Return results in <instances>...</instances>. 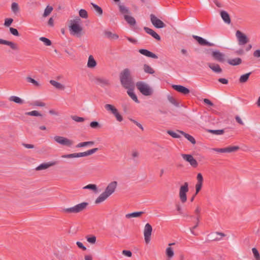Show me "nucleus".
<instances>
[{
    "label": "nucleus",
    "mask_w": 260,
    "mask_h": 260,
    "mask_svg": "<svg viewBox=\"0 0 260 260\" xmlns=\"http://www.w3.org/2000/svg\"><path fill=\"white\" fill-rule=\"evenodd\" d=\"M197 183L196 185V193L197 194L201 189L203 181V177L201 173H198L197 176Z\"/></svg>",
    "instance_id": "2eb2a0df"
},
{
    "label": "nucleus",
    "mask_w": 260,
    "mask_h": 260,
    "mask_svg": "<svg viewBox=\"0 0 260 260\" xmlns=\"http://www.w3.org/2000/svg\"><path fill=\"white\" fill-rule=\"evenodd\" d=\"M122 85L126 89L131 88L134 87V83L130 78L120 81Z\"/></svg>",
    "instance_id": "b1692460"
},
{
    "label": "nucleus",
    "mask_w": 260,
    "mask_h": 260,
    "mask_svg": "<svg viewBox=\"0 0 260 260\" xmlns=\"http://www.w3.org/2000/svg\"><path fill=\"white\" fill-rule=\"evenodd\" d=\"M97 64L96 61L92 55H90L88 57L87 66L89 68H94Z\"/></svg>",
    "instance_id": "a878e982"
},
{
    "label": "nucleus",
    "mask_w": 260,
    "mask_h": 260,
    "mask_svg": "<svg viewBox=\"0 0 260 260\" xmlns=\"http://www.w3.org/2000/svg\"><path fill=\"white\" fill-rule=\"evenodd\" d=\"M50 83L55 88L63 90L65 89V86L55 80H51L49 81Z\"/></svg>",
    "instance_id": "bb28decb"
},
{
    "label": "nucleus",
    "mask_w": 260,
    "mask_h": 260,
    "mask_svg": "<svg viewBox=\"0 0 260 260\" xmlns=\"http://www.w3.org/2000/svg\"><path fill=\"white\" fill-rule=\"evenodd\" d=\"M10 31L13 35L15 36H18L19 35L17 29L14 28L13 27L10 28Z\"/></svg>",
    "instance_id": "680f3d73"
},
{
    "label": "nucleus",
    "mask_w": 260,
    "mask_h": 260,
    "mask_svg": "<svg viewBox=\"0 0 260 260\" xmlns=\"http://www.w3.org/2000/svg\"><path fill=\"white\" fill-rule=\"evenodd\" d=\"M181 156L183 159L193 167L196 168L198 166V162L196 159L190 154H182Z\"/></svg>",
    "instance_id": "ddd939ff"
},
{
    "label": "nucleus",
    "mask_w": 260,
    "mask_h": 260,
    "mask_svg": "<svg viewBox=\"0 0 260 260\" xmlns=\"http://www.w3.org/2000/svg\"><path fill=\"white\" fill-rule=\"evenodd\" d=\"M212 133L214 134H215V135H221L223 133V131L222 130V129H219V130H210V131Z\"/></svg>",
    "instance_id": "0e129e2a"
},
{
    "label": "nucleus",
    "mask_w": 260,
    "mask_h": 260,
    "mask_svg": "<svg viewBox=\"0 0 260 260\" xmlns=\"http://www.w3.org/2000/svg\"><path fill=\"white\" fill-rule=\"evenodd\" d=\"M56 164V161H49L46 163H42L38 166L36 168V170L40 171L43 170L47 169L50 167L53 166Z\"/></svg>",
    "instance_id": "f3484780"
},
{
    "label": "nucleus",
    "mask_w": 260,
    "mask_h": 260,
    "mask_svg": "<svg viewBox=\"0 0 260 260\" xmlns=\"http://www.w3.org/2000/svg\"><path fill=\"white\" fill-rule=\"evenodd\" d=\"M11 10L15 14H17L19 12L18 4L15 2L13 3L11 5Z\"/></svg>",
    "instance_id": "a19ab883"
},
{
    "label": "nucleus",
    "mask_w": 260,
    "mask_h": 260,
    "mask_svg": "<svg viewBox=\"0 0 260 260\" xmlns=\"http://www.w3.org/2000/svg\"><path fill=\"white\" fill-rule=\"evenodd\" d=\"M167 133L174 138H180V136L179 134H178L177 133H176L174 131L169 130L167 131Z\"/></svg>",
    "instance_id": "603ef678"
},
{
    "label": "nucleus",
    "mask_w": 260,
    "mask_h": 260,
    "mask_svg": "<svg viewBox=\"0 0 260 260\" xmlns=\"http://www.w3.org/2000/svg\"><path fill=\"white\" fill-rule=\"evenodd\" d=\"M188 184L185 182L183 185L180 186L179 189V196L182 203H185L187 200L186 193L188 191Z\"/></svg>",
    "instance_id": "1a4fd4ad"
},
{
    "label": "nucleus",
    "mask_w": 260,
    "mask_h": 260,
    "mask_svg": "<svg viewBox=\"0 0 260 260\" xmlns=\"http://www.w3.org/2000/svg\"><path fill=\"white\" fill-rule=\"evenodd\" d=\"M225 236V235L224 234L219 232L212 233L210 235H209L211 240L213 241L220 240L222 239V238Z\"/></svg>",
    "instance_id": "4be33fe9"
},
{
    "label": "nucleus",
    "mask_w": 260,
    "mask_h": 260,
    "mask_svg": "<svg viewBox=\"0 0 260 260\" xmlns=\"http://www.w3.org/2000/svg\"><path fill=\"white\" fill-rule=\"evenodd\" d=\"M105 109L109 113L112 114L116 118V120L121 122L123 120L122 116L118 112V110L112 105L106 104L105 106Z\"/></svg>",
    "instance_id": "0eeeda50"
},
{
    "label": "nucleus",
    "mask_w": 260,
    "mask_h": 260,
    "mask_svg": "<svg viewBox=\"0 0 260 260\" xmlns=\"http://www.w3.org/2000/svg\"><path fill=\"white\" fill-rule=\"evenodd\" d=\"M136 86L141 93L145 96L150 95L152 94V89L144 82H138L136 83Z\"/></svg>",
    "instance_id": "39448f33"
},
{
    "label": "nucleus",
    "mask_w": 260,
    "mask_h": 260,
    "mask_svg": "<svg viewBox=\"0 0 260 260\" xmlns=\"http://www.w3.org/2000/svg\"><path fill=\"white\" fill-rule=\"evenodd\" d=\"M212 150L214 151L220 152V153H226L228 152V147L223 148H213Z\"/></svg>",
    "instance_id": "13d9d810"
},
{
    "label": "nucleus",
    "mask_w": 260,
    "mask_h": 260,
    "mask_svg": "<svg viewBox=\"0 0 260 260\" xmlns=\"http://www.w3.org/2000/svg\"><path fill=\"white\" fill-rule=\"evenodd\" d=\"M144 212L142 211L140 212H133L131 213H128L125 215V217L126 218H134V217H138L140 216L142 214H143Z\"/></svg>",
    "instance_id": "72a5a7b5"
},
{
    "label": "nucleus",
    "mask_w": 260,
    "mask_h": 260,
    "mask_svg": "<svg viewBox=\"0 0 260 260\" xmlns=\"http://www.w3.org/2000/svg\"><path fill=\"white\" fill-rule=\"evenodd\" d=\"M117 185L116 181L110 182L106 187L105 191L102 193L95 200L96 204H100L105 201L114 192Z\"/></svg>",
    "instance_id": "f257e3e1"
},
{
    "label": "nucleus",
    "mask_w": 260,
    "mask_h": 260,
    "mask_svg": "<svg viewBox=\"0 0 260 260\" xmlns=\"http://www.w3.org/2000/svg\"><path fill=\"white\" fill-rule=\"evenodd\" d=\"M98 148H94L83 152L74 153L68 154H64L61 156L62 158H72L76 157H85L93 154L98 150Z\"/></svg>",
    "instance_id": "20e7f679"
},
{
    "label": "nucleus",
    "mask_w": 260,
    "mask_h": 260,
    "mask_svg": "<svg viewBox=\"0 0 260 260\" xmlns=\"http://www.w3.org/2000/svg\"><path fill=\"white\" fill-rule=\"evenodd\" d=\"M168 100L171 104H172L174 106L176 107H179V104L176 101V100L173 96L168 95Z\"/></svg>",
    "instance_id": "8fccbe9b"
},
{
    "label": "nucleus",
    "mask_w": 260,
    "mask_h": 260,
    "mask_svg": "<svg viewBox=\"0 0 260 260\" xmlns=\"http://www.w3.org/2000/svg\"><path fill=\"white\" fill-rule=\"evenodd\" d=\"M53 139L55 142L63 146L71 147L74 144L73 140L62 136H55Z\"/></svg>",
    "instance_id": "423d86ee"
},
{
    "label": "nucleus",
    "mask_w": 260,
    "mask_h": 260,
    "mask_svg": "<svg viewBox=\"0 0 260 260\" xmlns=\"http://www.w3.org/2000/svg\"><path fill=\"white\" fill-rule=\"evenodd\" d=\"M26 80L27 82H28L29 83H31L32 84H34V85H35L36 86L39 85V83L37 81H36L34 79L31 78V77H27L26 78Z\"/></svg>",
    "instance_id": "bf43d9fd"
},
{
    "label": "nucleus",
    "mask_w": 260,
    "mask_h": 260,
    "mask_svg": "<svg viewBox=\"0 0 260 260\" xmlns=\"http://www.w3.org/2000/svg\"><path fill=\"white\" fill-rule=\"evenodd\" d=\"M10 101L14 102L15 103L18 104H23L24 103V101L23 100L21 99L20 98L12 95L11 96L9 99Z\"/></svg>",
    "instance_id": "2f4dec72"
},
{
    "label": "nucleus",
    "mask_w": 260,
    "mask_h": 260,
    "mask_svg": "<svg viewBox=\"0 0 260 260\" xmlns=\"http://www.w3.org/2000/svg\"><path fill=\"white\" fill-rule=\"evenodd\" d=\"M177 132L184 136V137L186 139H187L189 142H190L192 144H196V142L194 138L191 135L186 134L182 131H177Z\"/></svg>",
    "instance_id": "cd10ccee"
},
{
    "label": "nucleus",
    "mask_w": 260,
    "mask_h": 260,
    "mask_svg": "<svg viewBox=\"0 0 260 260\" xmlns=\"http://www.w3.org/2000/svg\"><path fill=\"white\" fill-rule=\"evenodd\" d=\"M144 29L146 33L151 35L153 38L155 39L156 40L159 41L160 40V36L152 29L147 27H144Z\"/></svg>",
    "instance_id": "6ab92c4d"
},
{
    "label": "nucleus",
    "mask_w": 260,
    "mask_h": 260,
    "mask_svg": "<svg viewBox=\"0 0 260 260\" xmlns=\"http://www.w3.org/2000/svg\"><path fill=\"white\" fill-rule=\"evenodd\" d=\"M90 126L92 128H99L101 127L100 124L97 121H92L90 123Z\"/></svg>",
    "instance_id": "864d4df0"
},
{
    "label": "nucleus",
    "mask_w": 260,
    "mask_h": 260,
    "mask_svg": "<svg viewBox=\"0 0 260 260\" xmlns=\"http://www.w3.org/2000/svg\"><path fill=\"white\" fill-rule=\"evenodd\" d=\"M130 71L128 69H125L120 75V81L129 78Z\"/></svg>",
    "instance_id": "c85d7f7f"
},
{
    "label": "nucleus",
    "mask_w": 260,
    "mask_h": 260,
    "mask_svg": "<svg viewBox=\"0 0 260 260\" xmlns=\"http://www.w3.org/2000/svg\"><path fill=\"white\" fill-rule=\"evenodd\" d=\"M166 255L169 258H172L174 255V252L173 248L171 247H167L166 249Z\"/></svg>",
    "instance_id": "58836bf2"
},
{
    "label": "nucleus",
    "mask_w": 260,
    "mask_h": 260,
    "mask_svg": "<svg viewBox=\"0 0 260 260\" xmlns=\"http://www.w3.org/2000/svg\"><path fill=\"white\" fill-rule=\"evenodd\" d=\"M124 18L127 23L131 26H134L136 24L135 19L129 15H125Z\"/></svg>",
    "instance_id": "c756f323"
},
{
    "label": "nucleus",
    "mask_w": 260,
    "mask_h": 260,
    "mask_svg": "<svg viewBox=\"0 0 260 260\" xmlns=\"http://www.w3.org/2000/svg\"><path fill=\"white\" fill-rule=\"evenodd\" d=\"M25 114L27 115L32 116H41L42 115L40 113H39L36 110L26 112Z\"/></svg>",
    "instance_id": "de8ad7c7"
},
{
    "label": "nucleus",
    "mask_w": 260,
    "mask_h": 260,
    "mask_svg": "<svg viewBox=\"0 0 260 260\" xmlns=\"http://www.w3.org/2000/svg\"><path fill=\"white\" fill-rule=\"evenodd\" d=\"M220 15L223 21L225 23H228V12L225 11H221Z\"/></svg>",
    "instance_id": "09e8293b"
},
{
    "label": "nucleus",
    "mask_w": 260,
    "mask_h": 260,
    "mask_svg": "<svg viewBox=\"0 0 260 260\" xmlns=\"http://www.w3.org/2000/svg\"><path fill=\"white\" fill-rule=\"evenodd\" d=\"M53 7L49 5H48L44 10V12L43 14V17H46L48 16L52 11Z\"/></svg>",
    "instance_id": "37998d69"
},
{
    "label": "nucleus",
    "mask_w": 260,
    "mask_h": 260,
    "mask_svg": "<svg viewBox=\"0 0 260 260\" xmlns=\"http://www.w3.org/2000/svg\"><path fill=\"white\" fill-rule=\"evenodd\" d=\"M87 202H82L70 208L61 209V212L64 213H78L84 211L88 206Z\"/></svg>",
    "instance_id": "7ed1b4c3"
},
{
    "label": "nucleus",
    "mask_w": 260,
    "mask_h": 260,
    "mask_svg": "<svg viewBox=\"0 0 260 260\" xmlns=\"http://www.w3.org/2000/svg\"><path fill=\"white\" fill-rule=\"evenodd\" d=\"M82 21L79 17H76L70 21L69 26L70 34L73 36H80L82 31Z\"/></svg>",
    "instance_id": "f03ea898"
},
{
    "label": "nucleus",
    "mask_w": 260,
    "mask_h": 260,
    "mask_svg": "<svg viewBox=\"0 0 260 260\" xmlns=\"http://www.w3.org/2000/svg\"><path fill=\"white\" fill-rule=\"evenodd\" d=\"M133 88V87L131 88H128L127 93L128 94V95L133 100H134L135 102L139 103V101L137 98V95L134 93V89Z\"/></svg>",
    "instance_id": "7c9ffc66"
},
{
    "label": "nucleus",
    "mask_w": 260,
    "mask_h": 260,
    "mask_svg": "<svg viewBox=\"0 0 260 260\" xmlns=\"http://www.w3.org/2000/svg\"><path fill=\"white\" fill-rule=\"evenodd\" d=\"M208 66L215 73L219 74L222 72V69L219 64L214 63H208Z\"/></svg>",
    "instance_id": "412c9836"
},
{
    "label": "nucleus",
    "mask_w": 260,
    "mask_h": 260,
    "mask_svg": "<svg viewBox=\"0 0 260 260\" xmlns=\"http://www.w3.org/2000/svg\"><path fill=\"white\" fill-rule=\"evenodd\" d=\"M240 148L238 146H229V153L236 152L239 150Z\"/></svg>",
    "instance_id": "4d7b16f0"
},
{
    "label": "nucleus",
    "mask_w": 260,
    "mask_h": 260,
    "mask_svg": "<svg viewBox=\"0 0 260 260\" xmlns=\"http://www.w3.org/2000/svg\"><path fill=\"white\" fill-rule=\"evenodd\" d=\"M83 188L84 189H91L94 191H97V186L95 184H88V185L85 186L84 187H83Z\"/></svg>",
    "instance_id": "c03bdc74"
},
{
    "label": "nucleus",
    "mask_w": 260,
    "mask_h": 260,
    "mask_svg": "<svg viewBox=\"0 0 260 260\" xmlns=\"http://www.w3.org/2000/svg\"><path fill=\"white\" fill-rule=\"evenodd\" d=\"M5 45L10 46V47L14 50H19V48L17 44L13 42L6 40Z\"/></svg>",
    "instance_id": "f704fd0d"
},
{
    "label": "nucleus",
    "mask_w": 260,
    "mask_h": 260,
    "mask_svg": "<svg viewBox=\"0 0 260 260\" xmlns=\"http://www.w3.org/2000/svg\"><path fill=\"white\" fill-rule=\"evenodd\" d=\"M236 37L240 45H244L249 42V39L247 36L239 30L236 31Z\"/></svg>",
    "instance_id": "9d476101"
},
{
    "label": "nucleus",
    "mask_w": 260,
    "mask_h": 260,
    "mask_svg": "<svg viewBox=\"0 0 260 260\" xmlns=\"http://www.w3.org/2000/svg\"><path fill=\"white\" fill-rule=\"evenodd\" d=\"M150 20L154 27L157 28H162L165 27V23L153 14L150 15Z\"/></svg>",
    "instance_id": "f8f14e48"
},
{
    "label": "nucleus",
    "mask_w": 260,
    "mask_h": 260,
    "mask_svg": "<svg viewBox=\"0 0 260 260\" xmlns=\"http://www.w3.org/2000/svg\"><path fill=\"white\" fill-rule=\"evenodd\" d=\"M104 34L106 37L109 39L116 40L119 38L118 35L116 34H113L110 31H105Z\"/></svg>",
    "instance_id": "473e14b6"
},
{
    "label": "nucleus",
    "mask_w": 260,
    "mask_h": 260,
    "mask_svg": "<svg viewBox=\"0 0 260 260\" xmlns=\"http://www.w3.org/2000/svg\"><path fill=\"white\" fill-rule=\"evenodd\" d=\"M13 19L12 18H6L5 20L4 25L6 26H9L13 22Z\"/></svg>",
    "instance_id": "052dcab7"
},
{
    "label": "nucleus",
    "mask_w": 260,
    "mask_h": 260,
    "mask_svg": "<svg viewBox=\"0 0 260 260\" xmlns=\"http://www.w3.org/2000/svg\"><path fill=\"white\" fill-rule=\"evenodd\" d=\"M143 69L145 73L147 74H153L155 72L154 69L147 64H145L144 65Z\"/></svg>",
    "instance_id": "e433bc0d"
},
{
    "label": "nucleus",
    "mask_w": 260,
    "mask_h": 260,
    "mask_svg": "<svg viewBox=\"0 0 260 260\" xmlns=\"http://www.w3.org/2000/svg\"><path fill=\"white\" fill-rule=\"evenodd\" d=\"M204 102L205 104L208 105L210 106H213V103L210 101L209 99H204Z\"/></svg>",
    "instance_id": "774afa93"
},
{
    "label": "nucleus",
    "mask_w": 260,
    "mask_h": 260,
    "mask_svg": "<svg viewBox=\"0 0 260 260\" xmlns=\"http://www.w3.org/2000/svg\"><path fill=\"white\" fill-rule=\"evenodd\" d=\"M139 52L141 54H142L144 56H146L147 57H151V58H155V59H156L158 58L157 56L155 54L150 52V51H149L147 49H140Z\"/></svg>",
    "instance_id": "aec40b11"
},
{
    "label": "nucleus",
    "mask_w": 260,
    "mask_h": 260,
    "mask_svg": "<svg viewBox=\"0 0 260 260\" xmlns=\"http://www.w3.org/2000/svg\"><path fill=\"white\" fill-rule=\"evenodd\" d=\"M252 252L254 260H260V254L256 248H252Z\"/></svg>",
    "instance_id": "ea45409f"
},
{
    "label": "nucleus",
    "mask_w": 260,
    "mask_h": 260,
    "mask_svg": "<svg viewBox=\"0 0 260 260\" xmlns=\"http://www.w3.org/2000/svg\"><path fill=\"white\" fill-rule=\"evenodd\" d=\"M86 240L90 244H94L96 242V237L95 236H87L86 237Z\"/></svg>",
    "instance_id": "a18cd8bd"
},
{
    "label": "nucleus",
    "mask_w": 260,
    "mask_h": 260,
    "mask_svg": "<svg viewBox=\"0 0 260 260\" xmlns=\"http://www.w3.org/2000/svg\"><path fill=\"white\" fill-rule=\"evenodd\" d=\"M79 16L82 18H87L88 17V14L87 11L84 9H81L79 12Z\"/></svg>",
    "instance_id": "49530a36"
},
{
    "label": "nucleus",
    "mask_w": 260,
    "mask_h": 260,
    "mask_svg": "<svg viewBox=\"0 0 260 260\" xmlns=\"http://www.w3.org/2000/svg\"><path fill=\"white\" fill-rule=\"evenodd\" d=\"M40 40L42 41L46 46H50L51 45V42L50 40L48 39L45 38V37H41L40 38Z\"/></svg>",
    "instance_id": "3c124183"
},
{
    "label": "nucleus",
    "mask_w": 260,
    "mask_h": 260,
    "mask_svg": "<svg viewBox=\"0 0 260 260\" xmlns=\"http://www.w3.org/2000/svg\"><path fill=\"white\" fill-rule=\"evenodd\" d=\"M242 60L241 58L237 57L229 59V64L233 66H238L241 64Z\"/></svg>",
    "instance_id": "5701e85b"
},
{
    "label": "nucleus",
    "mask_w": 260,
    "mask_h": 260,
    "mask_svg": "<svg viewBox=\"0 0 260 260\" xmlns=\"http://www.w3.org/2000/svg\"><path fill=\"white\" fill-rule=\"evenodd\" d=\"M152 231L151 225L147 223L145 224L144 230V236L145 242L148 244L151 240V236Z\"/></svg>",
    "instance_id": "9b49d317"
},
{
    "label": "nucleus",
    "mask_w": 260,
    "mask_h": 260,
    "mask_svg": "<svg viewBox=\"0 0 260 260\" xmlns=\"http://www.w3.org/2000/svg\"><path fill=\"white\" fill-rule=\"evenodd\" d=\"M94 142L93 141H87V142H83L78 143L76 147L77 148H81V147H84L87 146H92L94 145Z\"/></svg>",
    "instance_id": "4c0bfd02"
},
{
    "label": "nucleus",
    "mask_w": 260,
    "mask_h": 260,
    "mask_svg": "<svg viewBox=\"0 0 260 260\" xmlns=\"http://www.w3.org/2000/svg\"><path fill=\"white\" fill-rule=\"evenodd\" d=\"M172 87L175 90H176L183 94H185V95L187 94L190 92L189 90L187 88H186L182 85H173Z\"/></svg>",
    "instance_id": "4468645a"
},
{
    "label": "nucleus",
    "mask_w": 260,
    "mask_h": 260,
    "mask_svg": "<svg viewBox=\"0 0 260 260\" xmlns=\"http://www.w3.org/2000/svg\"><path fill=\"white\" fill-rule=\"evenodd\" d=\"M119 11L120 13L123 15L124 17L125 15H128L131 14V12L128 9V8L125 7L124 5L120 4L118 5Z\"/></svg>",
    "instance_id": "393cba45"
},
{
    "label": "nucleus",
    "mask_w": 260,
    "mask_h": 260,
    "mask_svg": "<svg viewBox=\"0 0 260 260\" xmlns=\"http://www.w3.org/2000/svg\"><path fill=\"white\" fill-rule=\"evenodd\" d=\"M71 118L73 120L77 122H82L85 120L84 118L77 116H72Z\"/></svg>",
    "instance_id": "5fc2aeb1"
},
{
    "label": "nucleus",
    "mask_w": 260,
    "mask_h": 260,
    "mask_svg": "<svg viewBox=\"0 0 260 260\" xmlns=\"http://www.w3.org/2000/svg\"><path fill=\"white\" fill-rule=\"evenodd\" d=\"M250 74L251 73H248L241 75L239 78V82L241 83H244L248 81Z\"/></svg>",
    "instance_id": "c9c22d12"
},
{
    "label": "nucleus",
    "mask_w": 260,
    "mask_h": 260,
    "mask_svg": "<svg viewBox=\"0 0 260 260\" xmlns=\"http://www.w3.org/2000/svg\"><path fill=\"white\" fill-rule=\"evenodd\" d=\"M253 56L255 58L260 60V49L254 50L253 53Z\"/></svg>",
    "instance_id": "6e6d98bb"
},
{
    "label": "nucleus",
    "mask_w": 260,
    "mask_h": 260,
    "mask_svg": "<svg viewBox=\"0 0 260 260\" xmlns=\"http://www.w3.org/2000/svg\"><path fill=\"white\" fill-rule=\"evenodd\" d=\"M91 5L93 6L94 11L99 15H102L103 14V10L102 9L99 7L98 5L91 3Z\"/></svg>",
    "instance_id": "79ce46f5"
},
{
    "label": "nucleus",
    "mask_w": 260,
    "mask_h": 260,
    "mask_svg": "<svg viewBox=\"0 0 260 260\" xmlns=\"http://www.w3.org/2000/svg\"><path fill=\"white\" fill-rule=\"evenodd\" d=\"M76 244L78 246V247L82 249L83 250H86V247L85 246H84L81 242H80L79 241H77L76 242Z\"/></svg>",
    "instance_id": "69168bd1"
},
{
    "label": "nucleus",
    "mask_w": 260,
    "mask_h": 260,
    "mask_svg": "<svg viewBox=\"0 0 260 260\" xmlns=\"http://www.w3.org/2000/svg\"><path fill=\"white\" fill-rule=\"evenodd\" d=\"M122 254L128 257H131L132 255V253L131 251L126 250L122 251Z\"/></svg>",
    "instance_id": "338daca9"
},
{
    "label": "nucleus",
    "mask_w": 260,
    "mask_h": 260,
    "mask_svg": "<svg viewBox=\"0 0 260 260\" xmlns=\"http://www.w3.org/2000/svg\"><path fill=\"white\" fill-rule=\"evenodd\" d=\"M210 51V56L213 60H216L219 62H223L225 60V55L220 52L218 50L211 49L209 50Z\"/></svg>",
    "instance_id": "6e6552de"
},
{
    "label": "nucleus",
    "mask_w": 260,
    "mask_h": 260,
    "mask_svg": "<svg viewBox=\"0 0 260 260\" xmlns=\"http://www.w3.org/2000/svg\"><path fill=\"white\" fill-rule=\"evenodd\" d=\"M193 38L197 41V42L199 43V44L202 46H212L214 45L213 43H210L206 41L205 39H203V38L193 35Z\"/></svg>",
    "instance_id": "dca6fc26"
},
{
    "label": "nucleus",
    "mask_w": 260,
    "mask_h": 260,
    "mask_svg": "<svg viewBox=\"0 0 260 260\" xmlns=\"http://www.w3.org/2000/svg\"><path fill=\"white\" fill-rule=\"evenodd\" d=\"M45 103L44 102H42L41 101H37L34 102V105L35 106H38V107H44L45 106Z\"/></svg>",
    "instance_id": "e2e57ef3"
},
{
    "label": "nucleus",
    "mask_w": 260,
    "mask_h": 260,
    "mask_svg": "<svg viewBox=\"0 0 260 260\" xmlns=\"http://www.w3.org/2000/svg\"><path fill=\"white\" fill-rule=\"evenodd\" d=\"M94 82L95 84L102 87H104L110 84L109 80L105 78H95Z\"/></svg>",
    "instance_id": "a211bd4d"
}]
</instances>
